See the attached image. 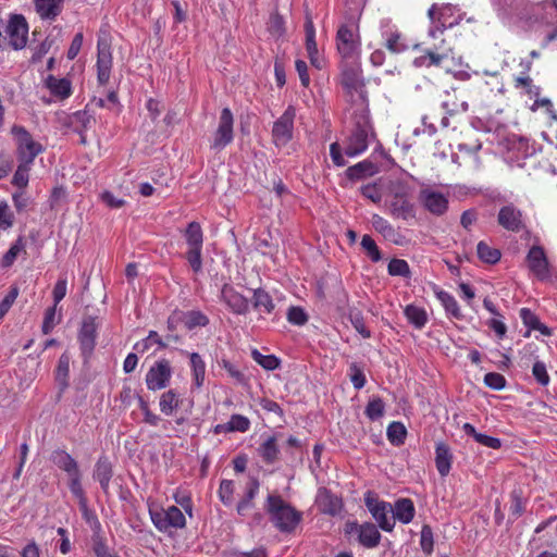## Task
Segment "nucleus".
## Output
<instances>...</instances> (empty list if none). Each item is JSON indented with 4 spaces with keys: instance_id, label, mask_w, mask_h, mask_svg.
I'll return each instance as SVG.
<instances>
[{
    "instance_id": "f257e3e1",
    "label": "nucleus",
    "mask_w": 557,
    "mask_h": 557,
    "mask_svg": "<svg viewBox=\"0 0 557 557\" xmlns=\"http://www.w3.org/2000/svg\"><path fill=\"white\" fill-rule=\"evenodd\" d=\"M264 510L281 533H293L302 520V513L275 492L268 494Z\"/></svg>"
},
{
    "instance_id": "f03ea898",
    "label": "nucleus",
    "mask_w": 557,
    "mask_h": 557,
    "mask_svg": "<svg viewBox=\"0 0 557 557\" xmlns=\"http://www.w3.org/2000/svg\"><path fill=\"white\" fill-rule=\"evenodd\" d=\"M428 15L431 21L428 35L433 39L440 38L445 29L457 25L462 17L459 9L449 3L442 5L433 4L429 9Z\"/></svg>"
},
{
    "instance_id": "7ed1b4c3",
    "label": "nucleus",
    "mask_w": 557,
    "mask_h": 557,
    "mask_svg": "<svg viewBox=\"0 0 557 557\" xmlns=\"http://www.w3.org/2000/svg\"><path fill=\"white\" fill-rule=\"evenodd\" d=\"M374 134L368 114L363 113L356 122V126L345 141V154L354 158L363 153Z\"/></svg>"
},
{
    "instance_id": "20e7f679",
    "label": "nucleus",
    "mask_w": 557,
    "mask_h": 557,
    "mask_svg": "<svg viewBox=\"0 0 557 557\" xmlns=\"http://www.w3.org/2000/svg\"><path fill=\"white\" fill-rule=\"evenodd\" d=\"M148 511L152 524L160 532H170L172 529H182L186 525L185 516L176 506L164 509L152 503L149 505Z\"/></svg>"
},
{
    "instance_id": "39448f33",
    "label": "nucleus",
    "mask_w": 557,
    "mask_h": 557,
    "mask_svg": "<svg viewBox=\"0 0 557 557\" xmlns=\"http://www.w3.org/2000/svg\"><path fill=\"white\" fill-rule=\"evenodd\" d=\"M11 134L16 144L17 162L34 164L36 157L44 151V146L36 141L24 126L13 125Z\"/></svg>"
},
{
    "instance_id": "423d86ee",
    "label": "nucleus",
    "mask_w": 557,
    "mask_h": 557,
    "mask_svg": "<svg viewBox=\"0 0 557 557\" xmlns=\"http://www.w3.org/2000/svg\"><path fill=\"white\" fill-rule=\"evenodd\" d=\"M336 45L339 54L344 59L357 63L360 57V40L357 25H341L336 35Z\"/></svg>"
},
{
    "instance_id": "0eeeda50",
    "label": "nucleus",
    "mask_w": 557,
    "mask_h": 557,
    "mask_svg": "<svg viewBox=\"0 0 557 557\" xmlns=\"http://www.w3.org/2000/svg\"><path fill=\"white\" fill-rule=\"evenodd\" d=\"M364 504L379 527L385 532H392L395 522L389 516L393 507L389 503L381 500L374 493L367 492L364 495Z\"/></svg>"
},
{
    "instance_id": "6e6552de",
    "label": "nucleus",
    "mask_w": 557,
    "mask_h": 557,
    "mask_svg": "<svg viewBox=\"0 0 557 557\" xmlns=\"http://www.w3.org/2000/svg\"><path fill=\"white\" fill-rule=\"evenodd\" d=\"M296 109L288 106L283 114L274 122L272 138L276 147L286 146L293 138Z\"/></svg>"
},
{
    "instance_id": "1a4fd4ad",
    "label": "nucleus",
    "mask_w": 557,
    "mask_h": 557,
    "mask_svg": "<svg viewBox=\"0 0 557 557\" xmlns=\"http://www.w3.org/2000/svg\"><path fill=\"white\" fill-rule=\"evenodd\" d=\"M421 206L434 215H443L448 209V194L433 187H422L418 196Z\"/></svg>"
},
{
    "instance_id": "9d476101",
    "label": "nucleus",
    "mask_w": 557,
    "mask_h": 557,
    "mask_svg": "<svg viewBox=\"0 0 557 557\" xmlns=\"http://www.w3.org/2000/svg\"><path fill=\"white\" fill-rule=\"evenodd\" d=\"M234 116L228 108L221 111L219 125L213 134L211 149L220 151L230 145L234 139Z\"/></svg>"
},
{
    "instance_id": "9b49d317",
    "label": "nucleus",
    "mask_w": 557,
    "mask_h": 557,
    "mask_svg": "<svg viewBox=\"0 0 557 557\" xmlns=\"http://www.w3.org/2000/svg\"><path fill=\"white\" fill-rule=\"evenodd\" d=\"M172 369L165 359L154 362L146 373L145 382L149 391L156 392L165 388L171 380Z\"/></svg>"
},
{
    "instance_id": "f8f14e48",
    "label": "nucleus",
    "mask_w": 557,
    "mask_h": 557,
    "mask_svg": "<svg viewBox=\"0 0 557 557\" xmlns=\"http://www.w3.org/2000/svg\"><path fill=\"white\" fill-rule=\"evenodd\" d=\"M7 40L14 50L23 49L27 44L28 26L22 15H13L5 26Z\"/></svg>"
},
{
    "instance_id": "ddd939ff",
    "label": "nucleus",
    "mask_w": 557,
    "mask_h": 557,
    "mask_svg": "<svg viewBox=\"0 0 557 557\" xmlns=\"http://www.w3.org/2000/svg\"><path fill=\"white\" fill-rule=\"evenodd\" d=\"M380 28L385 47L392 53H401L408 50L409 44L391 20H382L380 23Z\"/></svg>"
},
{
    "instance_id": "4468645a",
    "label": "nucleus",
    "mask_w": 557,
    "mask_h": 557,
    "mask_svg": "<svg viewBox=\"0 0 557 557\" xmlns=\"http://www.w3.org/2000/svg\"><path fill=\"white\" fill-rule=\"evenodd\" d=\"M97 50V78L100 85H106L111 75L112 51L109 42L103 38L98 39Z\"/></svg>"
},
{
    "instance_id": "2eb2a0df",
    "label": "nucleus",
    "mask_w": 557,
    "mask_h": 557,
    "mask_svg": "<svg viewBox=\"0 0 557 557\" xmlns=\"http://www.w3.org/2000/svg\"><path fill=\"white\" fill-rule=\"evenodd\" d=\"M388 213L394 219L409 220L416 216V209L413 203L408 199V193L406 190L395 191L389 203Z\"/></svg>"
},
{
    "instance_id": "dca6fc26",
    "label": "nucleus",
    "mask_w": 557,
    "mask_h": 557,
    "mask_svg": "<svg viewBox=\"0 0 557 557\" xmlns=\"http://www.w3.org/2000/svg\"><path fill=\"white\" fill-rule=\"evenodd\" d=\"M221 300L235 314H246L249 310L248 298L237 292L231 284L226 283L222 286Z\"/></svg>"
},
{
    "instance_id": "f3484780",
    "label": "nucleus",
    "mask_w": 557,
    "mask_h": 557,
    "mask_svg": "<svg viewBox=\"0 0 557 557\" xmlns=\"http://www.w3.org/2000/svg\"><path fill=\"white\" fill-rule=\"evenodd\" d=\"M527 263L529 270L541 281L549 277V264L546 253L541 246H533L528 252Z\"/></svg>"
},
{
    "instance_id": "a211bd4d",
    "label": "nucleus",
    "mask_w": 557,
    "mask_h": 557,
    "mask_svg": "<svg viewBox=\"0 0 557 557\" xmlns=\"http://www.w3.org/2000/svg\"><path fill=\"white\" fill-rule=\"evenodd\" d=\"M445 44V39H441L432 49L426 50L425 54L416 58L413 64L418 67L440 65L442 61L448 57L449 52H451V48L446 47Z\"/></svg>"
},
{
    "instance_id": "6ab92c4d",
    "label": "nucleus",
    "mask_w": 557,
    "mask_h": 557,
    "mask_svg": "<svg viewBox=\"0 0 557 557\" xmlns=\"http://www.w3.org/2000/svg\"><path fill=\"white\" fill-rule=\"evenodd\" d=\"M97 335V323L95 318L88 317L84 320L79 334L78 341L82 349V354L85 357H89L96 345Z\"/></svg>"
},
{
    "instance_id": "aec40b11",
    "label": "nucleus",
    "mask_w": 557,
    "mask_h": 557,
    "mask_svg": "<svg viewBox=\"0 0 557 557\" xmlns=\"http://www.w3.org/2000/svg\"><path fill=\"white\" fill-rule=\"evenodd\" d=\"M260 483L256 478H251L246 486L245 492L236 505V511L240 517H249L255 509L253 499L259 493Z\"/></svg>"
},
{
    "instance_id": "412c9836",
    "label": "nucleus",
    "mask_w": 557,
    "mask_h": 557,
    "mask_svg": "<svg viewBox=\"0 0 557 557\" xmlns=\"http://www.w3.org/2000/svg\"><path fill=\"white\" fill-rule=\"evenodd\" d=\"M498 223L508 231L519 232L523 227L522 212L513 205L504 206L498 212Z\"/></svg>"
},
{
    "instance_id": "4be33fe9",
    "label": "nucleus",
    "mask_w": 557,
    "mask_h": 557,
    "mask_svg": "<svg viewBox=\"0 0 557 557\" xmlns=\"http://www.w3.org/2000/svg\"><path fill=\"white\" fill-rule=\"evenodd\" d=\"M306 32V50L308 58L312 66L322 69L324 65V59L320 57L318 46L315 41V28L311 18L307 17L305 23Z\"/></svg>"
},
{
    "instance_id": "5701e85b",
    "label": "nucleus",
    "mask_w": 557,
    "mask_h": 557,
    "mask_svg": "<svg viewBox=\"0 0 557 557\" xmlns=\"http://www.w3.org/2000/svg\"><path fill=\"white\" fill-rule=\"evenodd\" d=\"M373 228L379 232L386 240L395 244H403V235L383 216L373 214L371 216Z\"/></svg>"
},
{
    "instance_id": "b1692460",
    "label": "nucleus",
    "mask_w": 557,
    "mask_h": 557,
    "mask_svg": "<svg viewBox=\"0 0 557 557\" xmlns=\"http://www.w3.org/2000/svg\"><path fill=\"white\" fill-rule=\"evenodd\" d=\"M392 518L393 520H398L404 524L410 523L416 513V508L413 502L409 498H400L397 499L392 506Z\"/></svg>"
},
{
    "instance_id": "393cba45",
    "label": "nucleus",
    "mask_w": 557,
    "mask_h": 557,
    "mask_svg": "<svg viewBox=\"0 0 557 557\" xmlns=\"http://www.w3.org/2000/svg\"><path fill=\"white\" fill-rule=\"evenodd\" d=\"M258 455L268 465H273L278 460L280 448L277 445V437L275 435L268 436L259 445Z\"/></svg>"
},
{
    "instance_id": "a878e982",
    "label": "nucleus",
    "mask_w": 557,
    "mask_h": 557,
    "mask_svg": "<svg viewBox=\"0 0 557 557\" xmlns=\"http://www.w3.org/2000/svg\"><path fill=\"white\" fill-rule=\"evenodd\" d=\"M45 86L54 97L61 100L69 98L72 94V84L67 78H57L49 75L45 81Z\"/></svg>"
},
{
    "instance_id": "bb28decb",
    "label": "nucleus",
    "mask_w": 557,
    "mask_h": 557,
    "mask_svg": "<svg viewBox=\"0 0 557 557\" xmlns=\"http://www.w3.org/2000/svg\"><path fill=\"white\" fill-rule=\"evenodd\" d=\"M453 455L449 447L444 443L436 444L435 465L441 476H446L451 468Z\"/></svg>"
},
{
    "instance_id": "cd10ccee",
    "label": "nucleus",
    "mask_w": 557,
    "mask_h": 557,
    "mask_svg": "<svg viewBox=\"0 0 557 557\" xmlns=\"http://www.w3.org/2000/svg\"><path fill=\"white\" fill-rule=\"evenodd\" d=\"M404 314L408 323L418 330L423 329L429 321L426 310L420 306L407 305L404 309Z\"/></svg>"
},
{
    "instance_id": "c85d7f7f",
    "label": "nucleus",
    "mask_w": 557,
    "mask_h": 557,
    "mask_svg": "<svg viewBox=\"0 0 557 557\" xmlns=\"http://www.w3.org/2000/svg\"><path fill=\"white\" fill-rule=\"evenodd\" d=\"M359 542L367 548H373L379 545L381 534L373 523H363L358 527Z\"/></svg>"
},
{
    "instance_id": "c756f323",
    "label": "nucleus",
    "mask_w": 557,
    "mask_h": 557,
    "mask_svg": "<svg viewBox=\"0 0 557 557\" xmlns=\"http://www.w3.org/2000/svg\"><path fill=\"white\" fill-rule=\"evenodd\" d=\"M94 478L100 483L101 488L107 492L112 478V466L106 457H100L96 462Z\"/></svg>"
},
{
    "instance_id": "7c9ffc66",
    "label": "nucleus",
    "mask_w": 557,
    "mask_h": 557,
    "mask_svg": "<svg viewBox=\"0 0 557 557\" xmlns=\"http://www.w3.org/2000/svg\"><path fill=\"white\" fill-rule=\"evenodd\" d=\"M435 296L444 307L446 314L458 320L462 318L460 307L451 294L443 289H437L435 290Z\"/></svg>"
},
{
    "instance_id": "2f4dec72",
    "label": "nucleus",
    "mask_w": 557,
    "mask_h": 557,
    "mask_svg": "<svg viewBox=\"0 0 557 557\" xmlns=\"http://www.w3.org/2000/svg\"><path fill=\"white\" fill-rule=\"evenodd\" d=\"M53 462L64 472L67 476L76 475L79 472L77 461L66 451L59 450L53 455Z\"/></svg>"
},
{
    "instance_id": "473e14b6",
    "label": "nucleus",
    "mask_w": 557,
    "mask_h": 557,
    "mask_svg": "<svg viewBox=\"0 0 557 557\" xmlns=\"http://www.w3.org/2000/svg\"><path fill=\"white\" fill-rule=\"evenodd\" d=\"M64 0H35L36 11L42 18L53 20L60 12Z\"/></svg>"
},
{
    "instance_id": "72a5a7b5",
    "label": "nucleus",
    "mask_w": 557,
    "mask_h": 557,
    "mask_svg": "<svg viewBox=\"0 0 557 557\" xmlns=\"http://www.w3.org/2000/svg\"><path fill=\"white\" fill-rule=\"evenodd\" d=\"M190 368L193 374V383L196 388H200L205 383L206 377V363L201 356L197 352L189 355Z\"/></svg>"
},
{
    "instance_id": "f704fd0d",
    "label": "nucleus",
    "mask_w": 557,
    "mask_h": 557,
    "mask_svg": "<svg viewBox=\"0 0 557 557\" xmlns=\"http://www.w3.org/2000/svg\"><path fill=\"white\" fill-rule=\"evenodd\" d=\"M94 121L92 115L87 110H79L69 116V125L74 132L83 134Z\"/></svg>"
},
{
    "instance_id": "c9c22d12",
    "label": "nucleus",
    "mask_w": 557,
    "mask_h": 557,
    "mask_svg": "<svg viewBox=\"0 0 557 557\" xmlns=\"http://www.w3.org/2000/svg\"><path fill=\"white\" fill-rule=\"evenodd\" d=\"M184 237L186 240V244L188 246V249L193 248H202L203 245V233L201 230V226L198 222H190L185 232Z\"/></svg>"
},
{
    "instance_id": "e433bc0d",
    "label": "nucleus",
    "mask_w": 557,
    "mask_h": 557,
    "mask_svg": "<svg viewBox=\"0 0 557 557\" xmlns=\"http://www.w3.org/2000/svg\"><path fill=\"white\" fill-rule=\"evenodd\" d=\"M252 300L255 309L267 314L272 313L275 308L272 297L264 289H255Z\"/></svg>"
},
{
    "instance_id": "4c0bfd02",
    "label": "nucleus",
    "mask_w": 557,
    "mask_h": 557,
    "mask_svg": "<svg viewBox=\"0 0 557 557\" xmlns=\"http://www.w3.org/2000/svg\"><path fill=\"white\" fill-rule=\"evenodd\" d=\"M180 405L178 394L174 389L164 392L159 399V407L163 414L172 416Z\"/></svg>"
},
{
    "instance_id": "58836bf2",
    "label": "nucleus",
    "mask_w": 557,
    "mask_h": 557,
    "mask_svg": "<svg viewBox=\"0 0 557 557\" xmlns=\"http://www.w3.org/2000/svg\"><path fill=\"white\" fill-rule=\"evenodd\" d=\"M386 435L391 444L400 446L405 443L407 429L401 422L393 421L387 426Z\"/></svg>"
},
{
    "instance_id": "ea45409f",
    "label": "nucleus",
    "mask_w": 557,
    "mask_h": 557,
    "mask_svg": "<svg viewBox=\"0 0 557 557\" xmlns=\"http://www.w3.org/2000/svg\"><path fill=\"white\" fill-rule=\"evenodd\" d=\"M497 14L503 20L511 17L520 7V0H493Z\"/></svg>"
},
{
    "instance_id": "a19ab883",
    "label": "nucleus",
    "mask_w": 557,
    "mask_h": 557,
    "mask_svg": "<svg viewBox=\"0 0 557 557\" xmlns=\"http://www.w3.org/2000/svg\"><path fill=\"white\" fill-rule=\"evenodd\" d=\"M479 258L486 263H496L500 259V251L490 247L486 243L480 242L476 246Z\"/></svg>"
},
{
    "instance_id": "79ce46f5",
    "label": "nucleus",
    "mask_w": 557,
    "mask_h": 557,
    "mask_svg": "<svg viewBox=\"0 0 557 557\" xmlns=\"http://www.w3.org/2000/svg\"><path fill=\"white\" fill-rule=\"evenodd\" d=\"M252 359L265 370H275L280 367L281 361L274 355H262L259 350L251 351Z\"/></svg>"
},
{
    "instance_id": "37998d69",
    "label": "nucleus",
    "mask_w": 557,
    "mask_h": 557,
    "mask_svg": "<svg viewBox=\"0 0 557 557\" xmlns=\"http://www.w3.org/2000/svg\"><path fill=\"white\" fill-rule=\"evenodd\" d=\"M235 483L232 480H222L219 486L218 495L225 506L234 503Z\"/></svg>"
},
{
    "instance_id": "c03bdc74",
    "label": "nucleus",
    "mask_w": 557,
    "mask_h": 557,
    "mask_svg": "<svg viewBox=\"0 0 557 557\" xmlns=\"http://www.w3.org/2000/svg\"><path fill=\"white\" fill-rule=\"evenodd\" d=\"M385 405L380 397H373L369 400L364 413L371 420L375 421L383 417Z\"/></svg>"
},
{
    "instance_id": "a18cd8bd",
    "label": "nucleus",
    "mask_w": 557,
    "mask_h": 557,
    "mask_svg": "<svg viewBox=\"0 0 557 557\" xmlns=\"http://www.w3.org/2000/svg\"><path fill=\"white\" fill-rule=\"evenodd\" d=\"M33 164L18 162L17 169L13 175L12 184L18 188H25L29 181V171Z\"/></svg>"
},
{
    "instance_id": "49530a36",
    "label": "nucleus",
    "mask_w": 557,
    "mask_h": 557,
    "mask_svg": "<svg viewBox=\"0 0 557 557\" xmlns=\"http://www.w3.org/2000/svg\"><path fill=\"white\" fill-rule=\"evenodd\" d=\"M388 274L392 276H410V268L404 259H392L387 265Z\"/></svg>"
},
{
    "instance_id": "de8ad7c7",
    "label": "nucleus",
    "mask_w": 557,
    "mask_h": 557,
    "mask_svg": "<svg viewBox=\"0 0 557 557\" xmlns=\"http://www.w3.org/2000/svg\"><path fill=\"white\" fill-rule=\"evenodd\" d=\"M69 488L71 493L78 499L79 505L83 508H86L87 500L81 483V473L69 478Z\"/></svg>"
},
{
    "instance_id": "09e8293b",
    "label": "nucleus",
    "mask_w": 557,
    "mask_h": 557,
    "mask_svg": "<svg viewBox=\"0 0 557 557\" xmlns=\"http://www.w3.org/2000/svg\"><path fill=\"white\" fill-rule=\"evenodd\" d=\"M420 546L424 554L431 555L434 549L433 531L429 524H424L420 534Z\"/></svg>"
},
{
    "instance_id": "8fccbe9b",
    "label": "nucleus",
    "mask_w": 557,
    "mask_h": 557,
    "mask_svg": "<svg viewBox=\"0 0 557 557\" xmlns=\"http://www.w3.org/2000/svg\"><path fill=\"white\" fill-rule=\"evenodd\" d=\"M185 258L195 273L202 270V248L187 249Z\"/></svg>"
},
{
    "instance_id": "3c124183",
    "label": "nucleus",
    "mask_w": 557,
    "mask_h": 557,
    "mask_svg": "<svg viewBox=\"0 0 557 557\" xmlns=\"http://www.w3.org/2000/svg\"><path fill=\"white\" fill-rule=\"evenodd\" d=\"M287 321L293 325H305L308 322V314L301 307L293 306L287 310Z\"/></svg>"
},
{
    "instance_id": "603ef678",
    "label": "nucleus",
    "mask_w": 557,
    "mask_h": 557,
    "mask_svg": "<svg viewBox=\"0 0 557 557\" xmlns=\"http://www.w3.org/2000/svg\"><path fill=\"white\" fill-rule=\"evenodd\" d=\"M349 377L350 381L356 389H361L366 383V375L363 373V370L361 367L358 366V363L352 362L349 366Z\"/></svg>"
},
{
    "instance_id": "864d4df0",
    "label": "nucleus",
    "mask_w": 557,
    "mask_h": 557,
    "mask_svg": "<svg viewBox=\"0 0 557 557\" xmlns=\"http://www.w3.org/2000/svg\"><path fill=\"white\" fill-rule=\"evenodd\" d=\"M228 430L231 432H246L250 428V421L243 414H232L228 422Z\"/></svg>"
},
{
    "instance_id": "5fc2aeb1",
    "label": "nucleus",
    "mask_w": 557,
    "mask_h": 557,
    "mask_svg": "<svg viewBox=\"0 0 557 557\" xmlns=\"http://www.w3.org/2000/svg\"><path fill=\"white\" fill-rule=\"evenodd\" d=\"M361 246L368 252V256L372 261L376 262L381 260L380 250L370 235H363L361 238Z\"/></svg>"
},
{
    "instance_id": "6e6d98bb",
    "label": "nucleus",
    "mask_w": 557,
    "mask_h": 557,
    "mask_svg": "<svg viewBox=\"0 0 557 557\" xmlns=\"http://www.w3.org/2000/svg\"><path fill=\"white\" fill-rule=\"evenodd\" d=\"M484 383L492 389L500 391L506 386V379L500 373L490 372L484 375Z\"/></svg>"
},
{
    "instance_id": "4d7b16f0",
    "label": "nucleus",
    "mask_w": 557,
    "mask_h": 557,
    "mask_svg": "<svg viewBox=\"0 0 557 557\" xmlns=\"http://www.w3.org/2000/svg\"><path fill=\"white\" fill-rule=\"evenodd\" d=\"M59 319L57 318V306L50 307L46 310L44 322H42V332L44 334H49L53 327L58 324Z\"/></svg>"
},
{
    "instance_id": "13d9d810",
    "label": "nucleus",
    "mask_w": 557,
    "mask_h": 557,
    "mask_svg": "<svg viewBox=\"0 0 557 557\" xmlns=\"http://www.w3.org/2000/svg\"><path fill=\"white\" fill-rule=\"evenodd\" d=\"M532 374L541 385L546 386L549 383V375L544 362L535 361L532 367Z\"/></svg>"
},
{
    "instance_id": "bf43d9fd",
    "label": "nucleus",
    "mask_w": 557,
    "mask_h": 557,
    "mask_svg": "<svg viewBox=\"0 0 557 557\" xmlns=\"http://www.w3.org/2000/svg\"><path fill=\"white\" fill-rule=\"evenodd\" d=\"M208 323L209 319L199 311H191L187 314L186 325L188 329L206 326Z\"/></svg>"
},
{
    "instance_id": "052dcab7",
    "label": "nucleus",
    "mask_w": 557,
    "mask_h": 557,
    "mask_svg": "<svg viewBox=\"0 0 557 557\" xmlns=\"http://www.w3.org/2000/svg\"><path fill=\"white\" fill-rule=\"evenodd\" d=\"M23 250V244L17 240L13 244L10 249L5 252L2 259V267L8 268L13 264L17 255Z\"/></svg>"
},
{
    "instance_id": "680f3d73",
    "label": "nucleus",
    "mask_w": 557,
    "mask_h": 557,
    "mask_svg": "<svg viewBox=\"0 0 557 557\" xmlns=\"http://www.w3.org/2000/svg\"><path fill=\"white\" fill-rule=\"evenodd\" d=\"M70 372V358L66 355H62L58 362L57 380L65 383Z\"/></svg>"
},
{
    "instance_id": "e2e57ef3",
    "label": "nucleus",
    "mask_w": 557,
    "mask_h": 557,
    "mask_svg": "<svg viewBox=\"0 0 557 557\" xmlns=\"http://www.w3.org/2000/svg\"><path fill=\"white\" fill-rule=\"evenodd\" d=\"M361 194L363 197L377 203L382 199V193L376 184H368L361 187Z\"/></svg>"
},
{
    "instance_id": "0e129e2a",
    "label": "nucleus",
    "mask_w": 557,
    "mask_h": 557,
    "mask_svg": "<svg viewBox=\"0 0 557 557\" xmlns=\"http://www.w3.org/2000/svg\"><path fill=\"white\" fill-rule=\"evenodd\" d=\"M520 318L523 324L529 329L533 330V327L539 326L540 319L537 315L528 308H522L520 310Z\"/></svg>"
},
{
    "instance_id": "69168bd1",
    "label": "nucleus",
    "mask_w": 557,
    "mask_h": 557,
    "mask_svg": "<svg viewBox=\"0 0 557 557\" xmlns=\"http://www.w3.org/2000/svg\"><path fill=\"white\" fill-rule=\"evenodd\" d=\"M475 442L492 449H499L502 447L500 438L493 437L483 433L476 435Z\"/></svg>"
},
{
    "instance_id": "338daca9",
    "label": "nucleus",
    "mask_w": 557,
    "mask_h": 557,
    "mask_svg": "<svg viewBox=\"0 0 557 557\" xmlns=\"http://www.w3.org/2000/svg\"><path fill=\"white\" fill-rule=\"evenodd\" d=\"M67 290V281L66 278H60L54 285L52 295H53V301L57 306L66 295Z\"/></svg>"
},
{
    "instance_id": "774afa93",
    "label": "nucleus",
    "mask_w": 557,
    "mask_h": 557,
    "mask_svg": "<svg viewBox=\"0 0 557 557\" xmlns=\"http://www.w3.org/2000/svg\"><path fill=\"white\" fill-rule=\"evenodd\" d=\"M230 557H268L267 550L263 547H257L251 552L233 550Z\"/></svg>"
}]
</instances>
